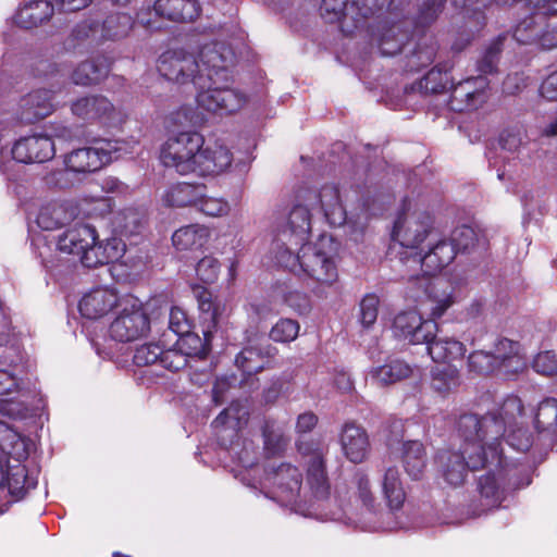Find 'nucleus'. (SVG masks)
<instances>
[{
  "label": "nucleus",
  "mask_w": 557,
  "mask_h": 557,
  "mask_svg": "<svg viewBox=\"0 0 557 557\" xmlns=\"http://www.w3.org/2000/svg\"><path fill=\"white\" fill-rule=\"evenodd\" d=\"M220 270L219 260L212 256H206L197 263L196 274L201 282L212 284L218 280Z\"/></svg>",
  "instance_id": "3c124183"
},
{
  "label": "nucleus",
  "mask_w": 557,
  "mask_h": 557,
  "mask_svg": "<svg viewBox=\"0 0 557 557\" xmlns=\"http://www.w3.org/2000/svg\"><path fill=\"white\" fill-rule=\"evenodd\" d=\"M125 298L120 297L115 289L108 287L94 288L83 295L78 310L83 318L100 320L113 309L119 308Z\"/></svg>",
  "instance_id": "f3484780"
},
{
  "label": "nucleus",
  "mask_w": 557,
  "mask_h": 557,
  "mask_svg": "<svg viewBox=\"0 0 557 557\" xmlns=\"http://www.w3.org/2000/svg\"><path fill=\"white\" fill-rule=\"evenodd\" d=\"M426 349L434 362L453 364L466 354V346L458 339L449 336H436L425 343Z\"/></svg>",
  "instance_id": "c756f323"
},
{
  "label": "nucleus",
  "mask_w": 557,
  "mask_h": 557,
  "mask_svg": "<svg viewBox=\"0 0 557 557\" xmlns=\"http://www.w3.org/2000/svg\"><path fill=\"white\" fill-rule=\"evenodd\" d=\"M459 385V373L456 368L449 367L444 371H436L433 374L432 386L441 394H445Z\"/></svg>",
  "instance_id": "de8ad7c7"
},
{
  "label": "nucleus",
  "mask_w": 557,
  "mask_h": 557,
  "mask_svg": "<svg viewBox=\"0 0 557 557\" xmlns=\"http://www.w3.org/2000/svg\"><path fill=\"white\" fill-rule=\"evenodd\" d=\"M535 425L543 431L557 428V399L546 398L540 403L535 414Z\"/></svg>",
  "instance_id": "a18cd8bd"
},
{
  "label": "nucleus",
  "mask_w": 557,
  "mask_h": 557,
  "mask_svg": "<svg viewBox=\"0 0 557 557\" xmlns=\"http://www.w3.org/2000/svg\"><path fill=\"white\" fill-rule=\"evenodd\" d=\"M54 96L48 90H36L23 99L21 120L33 123L44 119L54 110Z\"/></svg>",
  "instance_id": "7c9ffc66"
},
{
  "label": "nucleus",
  "mask_w": 557,
  "mask_h": 557,
  "mask_svg": "<svg viewBox=\"0 0 557 557\" xmlns=\"http://www.w3.org/2000/svg\"><path fill=\"white\" fill-rule=\"evenodd\" d=\"M434 236L433 216L418 208L416 201L405 199L401 212L394 222L391 233L392 249L399 246L401 262L412 263L421 255L424 244Z\"/></svg>",
  "instance_id": "423d86ee"
},
{
  "label": "nucleus",
  "mask_w": 557,
  "mask_h": 557,
  "mask_svg": "<svg viewBox=\"0 0 557 557\" xmlns=\"http://www.w3.org/2000/svg\"><path fill=\"white\" fill-rule=\"evenodd\" d=\"M194 293L197 297L200 311L210 314L211 321L215 323L218 318V308L212 299L211 293L202 287L194 288Z\"/></svg>",
  "instance_id": "13d9d810"
},
{
  "label": "nucleus",
  "mask_w": 557,
  "mask_h": 557,
  "mask_svg": "<svg viewBox=\"0 0 557 557\" xmlns=\"http://www.w3.org/2000/svg\"><path fill=\"white\" fill-rule=\"evenodd\" d=\"M203 136L196 131L171 133L160 147L159 159L169 169L181 175L193 174Z\"/></svg>",
  "instance_id": "6e6552de"
},
{
  "label": "nucleus",
  "mask_w": 557,
  "mask_h": 557,
  "mask_svg": "<svg viewBox=\"0 0 557 557\" xmlns=\"http://www.w3.org/2000/svg\"><path fill=\"white\" fill-rule=\"evenodd\" d=\"M304 202L310 203L312 210L322 212L329 224L341 226L346 222V209L339 188L334 184L323 185L319 190L304 189Z\"/></svg>",
  "instance_id": "4468645a"
},
{
  "label": "nucleus",
  "mask_w": 557,
  "mask_h": 557,
  "mask_svg": "<svg viewBox=\"0 0 557 557\" xmlns=\"http://www.w3.org/2000/svg\"><path fill=\"white\" fill-rule=\"evenodd\" d=\"M169 329L177 336H183L191 330L187 313L178 307H173L169 315Z\"/></svg>",
  "instance_id": "6e6d98bb"
},
{
  "label": "nucleus",
  "mask_w": 557,
  "mask_h": 557,
  "mask_svg": "<svg viewBox=\"0 0 557 557\" xmlns=\"http://www.w3.org/2000/svg\"><path fill=\"white\" fill-rule=\"evenodd\" d=\"M469 369L476 373H490L498 369L493 354L484 350H476L468 358Z\"/></svg>",
  "instance_id": "8fccbe9b"
},
{
  "label": "nucleus",
  "mask_w": 557,
  "mask_h": 557,
  "mask_svg": "<svg viewBox=\"0 0 557 557\" xmlns=\"http://www.w3.org/2000/svg\"><path fill=\"white\" fill-rule=\"evenodd\" d=\"M380 299L375 294L366 295L360 301V323L364 327L372 326L379 313Z\"/></svg>",
  "instance_id": "603ef678"
},
{
  "label": "nucleus",
  "mask_w": 557,
  "mask_h": 557,
  "mask_svg": "<svg viewBox=\"0 0 557 557\" xmlns=\"http://www.w3.org/2000/svg\"><path fill=\"white\" fill-rule=\"evenodd\" d=\"M298 248L296 256L295 250H284L275 256L277 263L298 275L302 273L314 284L313 293L324 296L325 289L338 280L335 242L330 235H321L315 243H306Z\"/></svg>",
  "instance_id": "20e7f679"
},
{
  "label": "nucleus",
  "mask_w": 557,
  "mask_h": 557,
  "mask_svg": "<svg viewBox=\"0 0 557 557\" xmlns=\"http://www.w3.org/2000/svg\"><path fill=\"white\" fill-rule=\"evenodd\" d=\"M431 238L421 255L411 263L412 269H421L426 275H434L447 267L456 257L455 246L447 239H440L431 245Z\"/></svg>",
  "instance_id": "aec40b11"
},
{
  "label": "nucleus",
  "mask_w": 557,
  "mask_h": 557,
  "mask_svg": "<svg viewBox=\"0 0 557 557\" xmlns=\"http://www.w3.org/2000/svg\"><path fill=\"white\" fill-rule=\"evenodd\" d=\"M233 163V153L221 140L203 139V145L199 149L195 170L193 174L198 176H216L226 172Z\"/></svg>",
  "instance_id": "dca6fc26"
},
{
  "label": "nucleus",
  "mask_w": 557,
  "mask_h": 557,
  "mask_svg": "<svg viewBox=\"0 0 557 557\" xmlns=\"http://www.w3.org/2000/svg\"><path fill=\"white\" fill-rule=\"evenodd\" d=\"M453 304V287L444 278H436L428 286L425 305L430 314L429 320L435 321L441 318Z\"/></svg>",
  "instance_id": "c85d7f7f"
},
{
  "label": "nucleus",
  "mask_w": 557,
  "mask_h": 557,
  "mask_svg": "<svg viewBox=\"0 0 557 557\" xmlns=\"http://www.w3.org/2000/svg\"><path fill=\"white\" fill-rule=\"evenodd\" d=\"M438 331L435 321L424 319L417 310L399 312L393 320V335L411 345H421L433 339Z\"/></svg>",
  "instance_id": "ddd939ff"
},
{
  "label": "nucleus",
  "mask_w": 557,
  "mask_h": 557,
  "mask_svg": "<svg viewBox=\"0 0 557 557\" xmlns=\"http://www.w3.org/2000/svg\"><path fill=\"white\" fill-rule=\"evenodd\" d=\"M448 67L436 65L430 70L418 83L419 90L430 94H440L453 87Z\"/></svg>",
  "instance_id": "4c0bfd02"
},
{
  "label": "nucleus",
  "mask_w": 557,
  "mask_h": 557,
  "mask_svg": "<svg viewBox=\"0 0 557 557\" xmlns=\"http://www.w3.org/2000/svg\"><path fill=\"white\" fill-rule=\"evenodd\" d=\"M119 308L117 315L109 326V335L113 341L134 342L149 333V318L137 300L125 298Z\"/></svg>",
  "instance_id": "9b49d317"
},
{
  "label": "nucleus",
  "mask_w": 557,
  "mask_h": 557,
  "mask_svg": "<svg viewBox=\"0 0 557 557\" xmlns=\"http://www.w3.org/2000/svg\"><path fill=\"white\" fill-rule=\"evenodd\" d=\"M318 418L312 412H305L298 416L296 430L299 433L310 432L317 424Z\"/></svg>",
  "instance_id": "774afa93"
},
{
  "label": "nucleus",
  "mask_w": 557,
  "mask_h": 557,
  "mask_svg": "<svg viewBox=\"0 0 557 557\" xmlns=\"http://www.w3.org/2000/svg\"><path fill=\"white\" fill-rule=\"evenodd\" d=\"M235 59L234 51L224 42H212L201 51L200 60L207 74L196 81V101L203 111L222 117L234 115L248 104L249 97L245 91L228 86L232 81L230 67Z\"/></svg>",
  "instance_id": "f03ea898"
},
{
  "label": "nucleus",
  "mask_w": 557,
  "mask_h": 557,
  "mask_svg": "<svg viewBox=\"0 0 557 557\" xmlns=\"http://www.w3.org/2000/svg\"><path fill=\"white\" fill-rule=\"evenodd\" d=\"M121 150V143L117 140H99L94 146L78 148L67 153L64 164L74 173H92L120 157Z\"/></svg>",
  "instance_id": "f8f14e48"
},
{
  "label": "nucleus",
  "mask_w": 557,
  "mask_h": 557,
  "mask_svg": "<svg viewBox=\"0 0 557 557\" xmlns=\"http://www.w3.org/2000/svg\"><path fill=\"white\" fill-rule=\"evenodd\" d=\"M299 470L287 463L265 474L260 482L262 488L273 487V497L283 505L298 506L304 502H323L329 497L330 484L325 474L323 456L320 451L312 454L306 486H301Z\"/></svg>",
  "instance_id": "7ed1b4c3"
},
{
  "label": "nucleus",
  "mask_w": 557,
  "mask_h": 557,
  "mask_svg": "<svg viewBox=\"0 0 557 557\" xmlns=\"http://www.w3.org/2000/svg\"><path fill=\"white\" fill-rule=\"evenodd\" d=\"M498 454L500 455V465H497V461L490 463L494 467V470L488 471L479 480V492L482 498L485 499V505L491 507L500 504L507 486L519 488L530 484V480L523 484L511 482V470L508 469L506 457L499 447Z\"/></svg>",
  "instance_id": "2eb2a0df"
},
{
  "label": "nucleus",
  "mask_w": 557,
  "mask_h": 557,
  "mask_svg": "<svg viewBox=\"0 0 557 557\" xmlns=\"http://www.w3.org/2000/svg\"><path fill=\"white\" fill-rule=\"evenodd\" d=\"M382 492L392 510H397L403 506L406 494L397 468L389 467L385 470L382 480Z\"/></svg>",
  "instance_id": "c9c22d12"
},
{
  "label": "nucleus",
  "mask_w": 557,
  "mask_h": 557,
  "mask_svg": "<svg viewBox=\"0 0 557 557\" xmlns=\"http://www.w3.org/2000/svg\"><path fill=\"white\" fill-rule=\"evenodd\" d=\"M210 231L201 224H189L174 232L172 243L177 250H195L203 247L208 242Z\"/></svg>",
  "instance_id": "473e14b6"
},
{
  "label": "nucleus",
  "mask_w": 557,
  "mask_h": 557,
  "mask_svg": "<svg viewBox=\"0 0 557 557\" xmlns=\"http://www.w3.org/2000/svg\"><path fill=\"white\" fill-rule=\"evenodd\" d=\"M410 39L416 37H379L377 46L383 55H395L401 50L403 45H409Z\"/></svg>",
  "instance_id": "bf43d9fd"
},
{
  "label": "nucleus",
  "mask_w": 557,
  "mask_h": 557,
  "mask_svg": "<svg viewBox=\"0 0 557 557\" xmlns=\"http://www.w3.org/2000/svg\"><path fill=\"white\" fill-rule=\"evenodd\" d=\"M414 370L401 359H388L384 364L370 368L367 379L374 385L387 386L410 377Z\"/></svg>",
  "instance_id": "b1692460"
},
{
  "label": "nucleus",
  "mask_w": 557,
  "mask_h": 557,
  "mask_svg": "<svg viewBox=\"0 0 557 557\" xmlns=\"http://www.w3.org/2000/svg\"><path fill=\"white\" fill-rule=\"evenodd\" d=\"M248 411L240 403H234L213 421L215 430L223 429L236 433L247 422Z\"/></svg>",
  "instance_id": "58836bf2"
},
{
  "label": "nucleus",
  "mask_w": 557,
  "mask_h": 557,
  "mask_svg": "<svg viewBox=\"0 0 557 557\" xmlns=\"http://www.w3.org/2000/svg\"><path fill=\"white\" fill-rule=\"evenodd\" d=\"M161 347L158 344L149 343L136 348L133 360L135 364L145 367L159 362Z\"/></svg>",
  "instance_id": "5fc2aeb1"
},
{
  "label": "nucleus",
  "mask_w": 557,
  "mask_h": 557,
  "mask_svg": "<svg viewBox=\"0 0 557 557\" xmlns=\"http://www.w3.org/2000/svg\"><path fill=\"white\" fill-rule=\"evenodd\" d=\"M54 5L47 0H32L21 5L13 16V23L23 28L32 29L47 23L53 15Z\"/></svg>",
  "instance_id": "5701e85b"
},
{
  "label": "nucleus",
  "mask_w": 557,
  "mask_h": 557,
  "mask_svg": "<svg viewBox=\"0 0 557 557\" xmlns=\"http://www.w3.org/2000/svg\"><path fill=\"white\" fill-rule=\"evenodd\" d=\"M541 95L548 100L557 101V71L548 75L542 83Z\"/></svg>",
  "instance_id": "338daca9"
},
{
  "label": "nucleus",
  "mask_w": 557,
  "mask_h": 557,
  "mask_svg": "<svg viewBox=\"0 0 557 557\" xmlns=\"http://www.w3.org/2000/svg\"><path fill=\"white\" fill-rule=\"evenodd\" d=\"M235 362L244 374L251 375L263 370L268 359L260 349L246 347L236 356Z\"/></svg>",
  "instance_id": "ea45409f"
},
{
  "label": "nucleus",
  "mask_w": 557,
  "mask_h": 557,
  "mask_svg": "<svg viewBox=\"0 0 557 557\" xmlns=\"http://www.w3.org/2000/svg\"><path fill=\"white\" fill-rule=\"evenodd\" d=\"M33 448L34 443L29 438L0 421V450L7 456L5 466L0 460L1 483L13 496L21 497L24 492L37 485L38 470L28 469L25 465Z\"/></svg>",
  "instance_id": "39448f33"
},
{
  "label": "nucleus",
  "mask_w": 557,
  "mask_h": 557,
  "mask_svg": "<svg viewBox=\"0 0 557 557\" xmlns=\"http://www.w3.org/2000/svg\"><path fill=\"white\" fill-rule=\"evenodd\" d=\"M76 208L66 202L52 201L42 205L38 211L36 223L45 231L66 227L76 218Z\"/></svg>",
  "instance_id": "4be33fe9"
},
{
  "label": "nucleus",
  "mask_w": 557,
  "mask_h": 557,
  "mask_svg": "<svg viewBox=\"0 0 557 557\" xmlns=\"http://www.w3.org/2000/svg\"><path fill=\"white\" fill-rule=\"evenodd\" d=\"M345 456L355 463L362 462L369 453V438L363 429L355 424H346L341 436Z\"/></svg>",
  "instance_id": "cd10ccee"
},
{
  "label": "nucleus",
  "mask_w": 557,
  "mask_h": 557,
  "mask_svg": "<svg viewBox=\"0 0 557 557\" xmlns=\"http://www.w3.org/2000/svg\"><path fill=\"white\" fill-rule=\"evenodd\" d=\"M196 209L202 214L211 218L227 216L232 210V206L227 199L222 196H208L206 189L197 202Z\"/></svg>",
  "instance_id": "a19ab883"
},
{
  "label": "nucleus",
  "mask_w": 557,
  "mask_h": 557,
  "mask_svg": "<svg viewBox=\"0 0 557 557\" xmlns=\"http://www.w3.org/2000/svg\"><path fill=\"white\" fill-rule=\"evenodd\" d=\"M533 369L547 376L557 374L556 355L552 351L540 352L533 360Z\"/></svg>",
  "instance_id": "4d7b16f0"
},
{
  "label": "nucleus",
  "mask_w": 557,
  "mask_h": 557,
  "mask_svg": "<svg viewBox=\"0 0 557 557\" xmlns=\"http://www.w3.org/2000/svg\"><path fill=\"white\" fill-rule=\"evenodd\" d=\"M124 251L125 244L119 238H110L104 245L98 244L96 239L91 252L85 256L86 267L94 268L117 260L123 256Z\"/></svg>",
  "instance_id": "72a5a7b5"
},
{
  "label": "nucleus",
  "mask_w": 557,
  "mask_h": 557,
  "mask_svg": "<svg viewBox=\"0 0 557 557\" xmlns=\"http://www.w3.org/2000/svg\"><path fill=\"white\" fill-rule=\"evenodd\" d=\"M403 461L406 472L412 479H419L425 468V450L422 443L409 441L403 445Z\"/></svg>",
  "instance_id": "e433bc0d"
},
{
  "label": "nucleus",
  "mask_w": 557,
  "mask_h": 557,
  "mask_svg": "<svg viewBox=\"0 0 557 557\" xmlns=\"http://www.w3.org/2000/svg\"><path fill=\"white\" fill-rule=\"evenodd\" d=\"M151 12H140L137 14V21L134 22L132 16L126 13H113L107 16L102 22H91L89 24H85L84 29L87 28L88 32L97 34V33H124L128 29L133 28L134 25L140 24L148 30H158L159 27L154 26L153 23L146 17V15H150Z\"/></svg>",
  "instance_id": "412c9836"
},
{
  "label": "nucleus",
  "mask_w": 557,
  "mask_h": 557,
  "mask_svg": "<svg viewBox=\"0 0 557 557\" xmlns=\"http://www.w3.org/2000/svg\"><path fill=\"white\" fill-rule=\"evenodd\" d=\"M205 336L206 338L202 339L190 330L178 338L176 345L186 356H205L209 350L208 333H205Z\"/></svg>",
  "instance_id": "49530a36"
},
{
  "label": "nucleus",
  "mask_w": 557,
  "mask_h": 557,
  "mask_svg": "<svg viewBox=\"0 0 557 557\" xmlns=\"http://www.w3.org/2000/svg\"><path fill=\"white\" fill-rule=\"evenodd\" d=\"M72 112L84 120L111 121L115 116V108L103 96H88L77 99L72 103Z\"/></svg>",
  "instance_id": "a878e982"
},
{
  "label": "nucleus",
  "mask_w": 557,
  "mask_h": 557,
  "mask_svg": "<svg viewBox=\"0 0 557 557\" xmlns=\"http://www.w3.org/2000/svg\"><path fill=\"white\" fill-rule=\"evenodd\" d=\"M205 185L181 182L171 185L163 194L162 200L165 206L174 208L197 207Z\"/></svg>",
  "instance_id": "2f4dec72"
},
{
  "label": "nucleus",
  "mask_w": 557,
  "mask_h": 557,
  "mask_svg": "<svg viewBox=\"0 0 557 557\" xmlns=\"http://www.w3.org/2000/svg\"><path fill=\"white\" fill-rule=\"evenodd\" d=\"M172 119L175 123L181 125L195 126L201 121L199 114L190 107L180 108L173 115Z\"/></svg>",
  "instance_id": "0e129e2a"
},
{
  "label": "nucleus",
  "mask_w": 557,
  "mask_h": 557,
  "mask_svg": "<svg viewBox=\"0 0 557 557\" xmlns=\"http://www.w3.org/2000/svg\"><path fill=\"white\" fill-rule=\"evenodd\" d=\"M11 152L16 162L28 164L34 162L41 163L52 159L55 149L50 137L34 135L15 141Z\"/></svg>",
  "instance_id": "a211bd4d"
},
{
  "label": "nucleus",
  "mask_w": 557,
  "mask_h": 557,
  "mask_svg": "<svg viewBox=\"0 0 557 557\" xmlns=\"http://www.w3.org/2000/svg\"><path fill=\"white\" fill-rule=\"evenodd\" d=\"M96 239L97 233L92 226L76 223L66 226V230L57 235L53 242H48L41 234L33 236L32 246L47 268L54 263V251L64 256H73L86 267L85 256L91 252Z\"/></svg>",
  "instance_id": "0eeeda50"
},
{
  "label": "nucleus",
  "mask_w": 557,
  "mask_h": 557,
  "mask_svg": "<svg viewBox=\"0 0 557 557\" xmlns=\"http://www.w3.org/2000/svg\"><path fill=\"white\" fill-rule=\"evenodd\" d=\"M284 301L300 314L308 312L311 308L308 296L299 290L287 292L284 296Z\"/></svg>",
  "instance_id": "680f3d73"
},
{
  "label": "nucleus",
  "mask_w": 557,
  "mask_h": 557,
  "mask_svg": "<svg viewBox=\"0 0 557 557\" xmlns=\"http://www.w3.org/2000/svg\"><path fill=\"white\" fill-rule=\"evenodd\" d=\"M493 356L498 369L506 375H515L522 372L527 367L525 358L520 352V345L508 338L497 341Z\"/></svg>",
  "instance_id": "393cba45"
},
{
  "label": "nucleus",
  "mask_w": 557,
  "mask_h": 557,
  "mask_svg": "<svg viewBox=\"0 0 557 557\" xmlns=\"http://www.w3.org/2000/svg\"><path fill=\"white\" fill-rule=\"evenodd\" d=\"M426 37H416V39L408 40L409 46L414 47V50L409 57L408 65L413 69L429 65L435 58L436 49L434 45L422 41Z\"/></svg>",
  "instance_id": "37998d69"
},
{
  "label": "nucleus",
  "mask_w": 557,
  "mask_h": 557,
  "mask_svg": "<svg viewBox=\"0 0 557 557\" xmlns=\"http://www.w3.org/2000/svg\"><path fill=\"white\" fill-rule=\"evenodd\" d=\"M264 450L269 456H275L282 453L288 438L285 435L284 428L275 422H267L263 429Z\"/></svg>",
  "instance_id": "79ce46f5"
},
{
  "label": "nucleus",
  "mask_w": 557,
  "mask_h": 557,
  "mask_svg": "<svg viewBox=\"0 0 557 557\" xmlns=\"http://www.w3.org/2000/svg\"><path fill=\"white\" fill-rule=\"evenodd\" d=\"M92 0H54L52 3L58 10L69 13L83 10L91 4Z\"/></svg>",
  "instance_id": "69168bd1"
},
{
  "label": "nucleus",
  "mask_w": 557,
  "mask_h": 557,
  "mask_svg": "<svg viewBox=\"0 0 557 557\" xmlns=\"http://www.w3.org/2000/svg\"><path fill=\"white\" fill-rule=\"evenodd\" d=\"M153 10L169 21L186 23L198 17L200 4L197 0H157Z\"/></svg>",
  "instance_id": "bb28decb"
},
{
  "label": "nucleus",
  "mask_w": 557,
  "mask_h": 557,
  "mask_svg": "<svg viewBox=\"0 0 557 557\" xmlns=\"http://www.w3.org/2000/svg\"><path fill=\"white\" fill-rule=\"evenodd\" d=\"M301 190L297 195V203L288 214L285 227L277 234L273 243V251L278 256L284 250H297L300 245L307 243L311 232L310 203L304 202Z\"/></svg>",
  "instance_id": "9d476101"
},
{
  "label": "nucleus",
  "mask_w": 557,
  "mask_h": 557,
  "mask_svg": "<svg viewBox=\"0 0 557 557\" xmlns=\"http://www.w3.org/2000/svg\"><path fill=\"white\" fill-rule=\"evenodd\" d=\"M300 325L296 320L284 318L272 326L269 336L276 343L287 344L298 337Z\"/></svg>",
  "instance_id": "c03bdc74"
},
{
  "label": "nucleus",
  "mask_w": 557,
  "mask_h": 557,
  "mask_svg": "<svg viewBox=\"0 0 557 557\" xmlns=\"http://www.w3.org/2000/svg\"><path fill=\"white\" fill-rule=\"evenodd\" d=\"M488 82L485 76L467 78L455 86L451 95V109L455 111L474 110L481 107L487 98Z\"/></svg>",
  "instance_id": "6ab92c4d"
},
{
  "label": "nucleus",
  "mask_w": 557,
  "mask_h": 557,
  "mask_svg": "<svg viewBox=\"0 0 557 557\" xmlns=\"http://www.w3.org/2000/svg\"><path fill=\"white\" fill-rule=\"evenodd\" d=\"M212 42H220L216 39H210L203 44L198 53L189 54L184 50H169L163 52L158 60V71L168 81L176 84L193 83L197 88L198 78L207 74L206 66L200 60V53L205 47Z\"/></svg>",
  "instance_id": "1a4fd4ad"
},
{
  "label": "nucleus",
  "mask_w": 557,
  "mask_h": 557,
  "mask_svg": "<svg viewBox=\"0 0 557 557\" xmlns=\"http://www.w3.org/2000/svg\"><path fill=\"white\" fill-rule=\"evenodd\" d=\"M355 484L357 486L359 499L362 505L370 510L373 507L374 497L370 488V481L368 476L363 473H357L355 475Z\"/></svg>",
  "instance_id": "052dcab7"
},
{
  "label": "nucleus",
  "mask_w": 557,
  "mask_h": 557,
  "mask_svg": "<svg viewBox=\"0 0 557 557\" xmlns=\"http://www.w3.org/2000/svg\"><path fill=\"white\" fill-rule=\"evenodd\" d=\"M523 405L519 397L508 396L496 411L483 417L463 414L457 423L458 448L441 450L436 465L445 482L461 485L469 470L484 468L497 461L500 465L498 446L508 432L506 441L518 451L532 446V435L522 426Z\"/></svg>",
  "instance_id": "f257e3e1"
},
{
  "label": "nucleus",
  "mask_w": 557,
  "mask_h": 557,
  "mask_svg": "<svg viewBox=\"0 0 557 557\" xmlns=\"http://www.w3.org/2000/svg\"><path fill=\"white\" fill-rule=\"evenodd\" d=\"M447 242L455 246L456 253L466 251L475 245L476 236L472 227L462 225L456 227Z\"/></svg>",
  "instance_id": "09e8293b"
},
{
  "label": "nucleus",
  "mask_w": 557,
  "mask_h": 557,
  "mask_svg": "<svg viewBox=\"0 0 557 557\" xmlns=\"http://www.w3.org/2000/svg\"><path fill=\"white\" fill-rule=\"evenodd\" d=\"M110 71V62L107 58H98L92 62H84L79 64L72 75V79L76 85H91L97 84L107 75Z\"/></svg>",
  "instance_id": "f704fd0d"
},
{
  "label": "nucleus",
  "mask_w": 557,
  "mask_h": 557,
  "mask_svg": "<svg viewBox=\"0 0 557 557\" xmlns=\"http://www.w3.org/2000/svg\"><path fill=\"white\" fill-rule=\"evenodd\" d=\"M499 52L500 45L499 41H497L485 51L483 58L478 64L479 71L483 74L493 73L496 69Z\"/></svg>",
  "instance_id": "e2e57ef3"
},
{
  "label": "nucleus",
  "mask_w": 557,
  "mask_h": 557,
  "mask_svg": "<svg viewBox=\"0 0 557 557\" xmlns=\"http://www.w3.org/2000/svg\"><path fill=\"white\" fill-rule=\"evenodd\" d=\"M159 363L170 371H178L186 367L187 356L180 347L161 350Z\"/></svg>",
  "instance_id": "864d4df0"
}]
</instances>
